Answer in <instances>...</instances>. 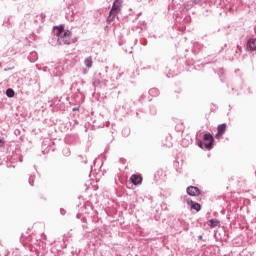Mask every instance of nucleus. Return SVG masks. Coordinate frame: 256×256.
<instances>
[{
  "mask_svg": "<svg viewBox=\"0 0 256 256\" xmlns=\"http://www.w3.org/2000/svg\"><path fill=\"white\" fill-rule=\"evenodd\" d=\"M57 45H71V31L65 30L63 26L55 27Z\"/></svg>",
  "mask_w": 256,
  "mask_h": 256,
  "instance_id": "nucleus-1",
  "label": "nucleus"
},
{
  "mask_svg": "<svg viewBox=\"0 0 256 256\" xmlns=\"http://www.w3.org/2000/svg\"><path fill=\"white\" fill-rule=\"evenodd\" d=\"M213 142H214L213 135H211V133H206L204 134V143L203 141L199 140L198 147L203 149V146H204L205 149H207L208 151H211V149H213Z\"/></svg>",
  "mask_w": 256,
  "mask_h": 256,
  "instance_id": "nucleus-2",
  "label": "nucleus"
},
{
  "mask_svg": "<svg viewBox=\"0 0 256 256\" xmlns=\"http://www.w3.org/2000/svg\"><path fill=\"white\" fill-rule=\"evenodd\" d=\"M186 193L190 195V197H199V195H201V190L196 186H189L186 189Z\"/></svg>",
  "mask_w": 256,
  "mask_h": 256,
  "instance_id": "nucleus-3",
  "label": "nucleus"
},
{
  "mask_svg": "<svg viewBox=\"0 0 256 256\" xmlns=\"http://www.w3.org/2000/svg\"><path fill=\"white\" fill-rule=\"evenodd\" d=\"M102 81L103 77L101 76V73H99L94 76L92 84L94 87H102Z\"/></svg>",
  "mask_w": 256,
  "mask_h": 256,
  "instance_id": "nucleus-4",
  "label": "nucleus"
},
{
  "mask_svg": "<svg viewBox=\"0 0 256 256\" xmlns=\"http://www.w3.org/2000/svg\"><path fill=\"white\" fill-rule=\"evenodd\" d=\"M130 181L133 185H141V183H143V178L140 175L133 174L130 177Z\"/></svg>",
  "mask_w": 256,
  "mask_h": 256,
  "instance_id": "nucleus-5",
  "label": "nucleus"
},
{
  "mask_svg": "<svg viewBox=\"0 0 256 256\" xmlns=\"http://www.w3.org/2000/svg\"><path fill=\"white\" fill-rule=\"evenodd\" d=\"M186 203L188 205H191V209H194V211H201V204L194 202L193 200H191L189 198L186 199Z\"/></svg>",
  "mask_w": 256,
  "mask_h": 256,
  "instance_id": "nucleus-6",
  "label": "nucleus"
},
{
  "mask_svg": "<svg viewBox=\"0 0 256 256\" xmlns=\"http://www.w3.org/2000/svg\"><path fill=\"white\" fill-rule=\"evenodd\" d=\"M121 5H123V0H114L111 10L119 13L121 11Z\"/></svg>",
  "mask_w": 256,
  "mask_h": 256,
  "instance_id": "nucleus-7",
  "label": "nucleus"
},
{
  "mask_svg": "<svg viewBox=\"0 0 256 256\" xmlns=\"http://www.w3.org/2000/svg\"><path fill=\"white\" fill-rule=\"evenodd\" d=\"M247 49H249V51H256V39L255 38H251L248 40Z\"/></svg>",
  "mask_w": 256,
  "mask_h": 256,
  "instance_id": "nucleus-8",
  "label": "nucleus"
},
{
  "mask_svg": "<svg viewBox=\"0 0 256 256\" xmlns=\"http://www.w3.org/2000/svg\"><path fill=\"white\" fill-rule=\"evenodd\" d=\"M118 14H119V12H115V10H110L107 21L109 23H113V21H115V17H117Z\"/></svg>",
  "mask_w": 256,
  "mask_h": 256,
  "instance_id": "nucleus-9",
  "label": "nucleus"
},
{
  "mask_svg": "<svg viewBox=\"0 0 256 256\" xmlns=\"http://www.w3.org/2000/svg\"><path fill=\"white\" fill-rule=\"evenodd\" d=\"M225 131H227V124L223 123V124H220L217 127V132L218 133H221L222 135H225Z\"/></svg>",
  "mask_w": 256,
  "mask_h": 256,
  "instance_id": "nucleus-10",
  "label": "nucleus"
},
{
  "mask_svg": "<svg viewBox=\"0 0 256 256\" xmlns=\"http://www.w3.org/2000/svg\"><path fill=\"white\" fill-rule=\"evenodd\" d=\"M84 65L85 67H87L88 69H91L93 67V58L88 57L84 60Z\"/></svg>",
  "mask_w": 256,
  "mask_h": 256,
  "instance_id": "nucleus-11",
  "label": "nucleus"
},
{
  "mask_svg": "<svg viewBox=\"0 0 256 256\" xmlns=\"http://www.w3.org/2000/svg\"><path fill=\"white\" fill-rule=\"evenodd\" d=\"M221 225V222L217 219H210L209 220V226L210 227H219Z\"/></svg>",
  "mask_w": 256,
  "mask_h": 256,
  "instance_id": "nucleus-12",
  "label": "nucleus"
},
{
  "mask_svg": "<svg viewBox=\"0 0 256 256\" xmlns=\"http://www.w3.org/2000/svg\"><path fill=\"white\" fill-rule=\"evenodd\" d=\"M159 89L157 88H152L149 90V95H151L152 97H159Z\"/></svg>",
  "mask_w": 256,
  "mask_h": 256,
  "instance_id": "nucleus-13",
  "label": "nucleus"
},
{
  "mask_svg": "<svg viewBox=\"0 0 256 256\" xmlns=\"http://www.w3.org/2000/svg\"><path fill=\"white\" fill-rule=\"evenodd\" d=\"M28 59L30 60V63H35L37 61V54L36 52H31L28 56Z\"/></svg>",
  "mask_w": 256,
  "mask_h": 256,
  "instance_id": "nucleus-14",
  "label": "nucleus"
},
{
  "mask_svg": "<svg viewBox=\"0 0 256 256\" xmlns=\"http://www.w3.org/2000/svg\"><path fill=\"white\" fill-rule=\"evenodd\" d=\"M6 95L11 98V97H15V91L11 88L6 90Z\"/></svg>",
  "mask_w": 256,
  "mask_h": 256,
  "instance_id": "nucleus-15",
  "label": "nucleus"
},
{
  "mask_svg": "<svg viewBox=\"0 0 256 256\" xmlns=\"http://www.w3.org/2000/svg\"><path fill=\"white\" fill-rule=\"evenodd\" d=\"M28 181H29V184L33 186V183L35 181V177L34 176H30Z\"/></svg>",
  "mask_w": 256,
  "mask_h": 256,
  "instance_id": "nucleus-16",
  "label": "nucleus"
},
{
  "mask_svg": "<svg viewBox=\"0 0 256 256\" xmlns=\"http://www.w3.org/2000/svg\"><path fill=\"white\" fill-rule=\"evenodd\" d=\"M107 83H109V81L102 78V87H107Z\"/></svg>",
  "mask_w": 256,
  "mask_h": 256,
  "instance_id": "nucleus-17",
  "label": "nucleus"
},
{
  "mask_svg": "<svg viewBox=\"0 0 256 256\" xmlns=\"http://www.w3.org/2000/svg\"><path fill=\"white\" fill-rule=\"evenodd\" d=\"M79 159L82 160V163H87V157H84L83 155H80Z\"/></svg>",
  "mask_w": 256,
  "mask_h": 256,
  "instance_id": "nucleus-18",
  "label": "nucleus"
},
{
  "mask_svg": "<svg viewBox=\"0 0 256 256\" xmlns=\"http://www.w3.org/2000/svg\"><path fill=\"white\" fill-rule=\"evenodd\" d=\"M215 137H216L217 139H220L221 137H223V134L217 131Z\"/></svg>",
  "mask_w": 256,
  "mask_h": 256,
  "instance_id": "nucleus-19",
  "label": "nucleus"
},
{
  "mask_svg": "<svg viewBox=\"0 0 256 256\" xmlns=\"http://www.w3.org/2000/svg\"><path fill=\"white\" fill-rule=\"evenodd\" d=\"M64 153L65 155L69 156L71 154V152H69L68 148L64 149Z\"/></svg>",
  "mask_w": 256,
  "mask_h": 256,
  "instance_id": "nucleus-20",
  "label": "nucleus"
},
{
  "mask_svg": "<svg viewBox=\"0 0 256 256\" xmlns=\"http://www.w3.org/2000/svg\"><path fill=\"white\" fill-rule=\"evenodd\" d=\"M3 145H5V141H3V139L0 138V147H3Z\"/></svg>",
  "mask_w": 256,
  "mask_h": 256,
  "instance_id": "nucleus-21",
  "label": "nucleus"
},
{
  "mask_svg": "<svg viewBox=\"0 0 256 256\" xmlns=\"http://www.w3.org/2000/svg\"><path fill=\"white\" fill-rule=\"evenodd\" d=\"M60 213H61V215H65V213H67L66 211H65V209H60Z\"/></svg>",
  "mask_w": 256,
  "mask_h": 256,
  "instance_id": "nucleus-22",
  "label": "nucleus"
},
{
  "mask_svg": "<svg viewBox=\"0 0 256 256\" xmlns=\"http://www.w3.org/2000/svg\"><path fill=\"white\" fill-rule=\"evenodd\" d=\"M199 1H201V0H193V3H195V5H197V3H199Z\"/></svg>",
  "mask_w": 256,
  "mask_h": 256,
  "instance_id": "nucleus-23",
  "label": "nucleus"
},
{
  "mask_svg": "<svg viewBox=\"0 0 256 256\" xmlns=\"http://www.w3.org/2000/svg\"><path fill=\"white\" fill-rule=\"evenodd\" d=\"M237 47H238L239 51H241V47H239V46H237Z\"/></svg>",
  "mask_w": 256,
  "mask_h": 256,
  "instance_id": "nucleus-24",
  "label": "nucleus"
},
{
  "mask_svg": "<svg viewBox=\"0 0 256 256\" xmlns=\"http://www.w3.org/2000/svg\"><path fill=\"white\" fill-rule=\"evenodd\" d=\"M199 239H202V236H199Z\"/></svg>",
  "mask_w": 256,
  "mask_h": 256,
  "instance_id": "nucleus-25",
  "label": "nucleus"
}]
</instances>
